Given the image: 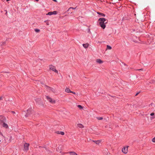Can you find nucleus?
I'll return each mask as SVG.
<instances>
[{
	"mask_svg": "<svg viewBox=\"0 0 155 155\" xmlns=\"http://www.w3.org/2000/svg\"><path fill=\"white\" fill-rule=\"evenodd\" d=\"M100 21L99 24L100 26L103 29H104L105 28V24L107 23V21H106V20L105 18H101L98 20Z\"/></svg>",
	"mask_w": 155,
	"mask_h": 155,
	"instance_id": "f257e3e1",
	"label": "nucleus"
},
{
	"mask_svg": "<svg viewBox=\"0 0 155 155\" xmlns=\"http://www.w3.org/2000/svg\"><path fill=\"white\" fill-rule=\"evenodd\" d=\"M49 68L50 70H52L53 71H54L56 73H58V71L56 69L55 67L52 66H50Z\"/></svg>",
	"mask_w": 155,
	"mask_h": 155,
	"instance_id": "f03ea898",
	"label": "nucleus"
},
{
	"mask_svg": "<svg viewBox=\"0 0 155 155\" xmlns=\"http://www.w3.org/2000/svg\"><path fill=\"white\" fill-rule=\"evenodd\" d=\"M149 107L150 109L152 110H155V104L153 103H151Z\"/></svg>",
	"mask_w": 155,
	"mask_h": 155,
	"instance_id": "7ed1b4c3",
	"label": "nucleus"
},
{
	"mask_svg": "<svg viewBox=\"0 0 155 155\" xmlns=\"http://www.w3.org/2000/svg\"><path fill=\"white\" fill-rule=\"evenodd\" d=\"M57 12L56 11H54L53 12H48L47 14H46V15H56L57 14Z\"/></svg>",
	"mask_w": 155,
	"mask_h": 155,
	"instance_id": "20e7f679",
	"label": "nucleus"
},
{
	"mask_svg": "<svg viewBox=\"0 0 155 155\" xmlns=\"http://www.w3.org/2000/svg\"><path fill=\"white\" fill-rule=\"evenodd\" d=\"M47 99L48 100V101L54 104L55 103V101L54 100H53L51 98L47 96L46 97Z\"/></svg>",
	"mask_w": 155,
	"mask_h": 155,
	"instance_id": "39448f33",
	"label": "nucleus"
},
{
	"mask_svg": "<svg viewBox=\"0 0 155 155\" xmlns=\"http://www.w3.org/2000/svg\"><path fill=\"white\" fill-rule=\"evenodd\" d=\"M29 144L28 143H26L24 145V148L25 150H27L28 149V147Z\"/></svg>",
	"mask_w": 155,
	"mask_h": 155,
	"instance_id": "423d86ee",
	"label": "nucleus"
},
{
	"mask_svg": "<svg viewBox=\"0 0 155 155\" xmlns=\"http://www.w3.org/2000/svg\"><path fill=\"white\" fill-rule=\"evenodd\" d=\"M128 147H124L122 148V151L123 153H127Z\"/></svg>",
	"mask_w": 155,
	"mask_h": 155,
	"instance_id": "0eeeda50",
	"label": "nucleus"
},
{
	"mask_svg": "<svg viewBox=\"0 0 155 155\" xmlns=\"http://www.w3.org/2000/svg\"><path fill=\"white\" fill-rule=\"evenodd\" d=\"M2 126L6 128H8V125L5 124V122H2Z\"/></svg>",
	"mask_w": 155,
	"mask_h": 155,
	"instance_id": "6e6552de",
	"label": "nucleus"
},
{
	"mask_svg": "<svg viewBox=\"0 0 155 155\" xmlns=\"http://www.w3.org/2000/svg\"><path fill=\"white\" fill-rule=\"evenodd\" d=\"M96 62L100 64H101L103 63V61L100 59H97L96 60Z\"/></svg>",
	"mask_w": 155,
	"mask_h": 155,
	"instance_id": "1a4fd4ad",
	"label": "nucleus"
},
{
	"mask_svg": "<svg viewBox=\"0 0 155 155\" xmlns=\"http://www.w3.org/2000/svg\"><path fill=\"white\" fill-rule=\"evenodd\" d=\"M69 153L70 155H77V154L74 152H70L68 153Z\"/></svg>",
	"mask_w": 155,
	"mask_h": 155,
	"instance_id": "9d476101",
	"label": "nucleus"
},
{
	"mask_svg": "<svg viewBox=\"0 0 155 155\" xmlns=\"http://www.w3.org/2000/svg\"><path fill=\"white\" fill-rule=\"evenodd\" d=\"M83 46L84 47V48H87L89 46V44L88 43L83 44Z\"/></svg>",
	"mask_w": 155,
	"mask_h": 155,
	"instance_id": "9b49d317",
	"label": "nucleus"
},
{
	"mask_svg": "<svg viewBox=\"0 0 155 155\" xmlns=\"http://www.w3.org/2000/svg\"><path fill=\"white\" fill-rule=\"evenodd\" d=\"M65 91L68 93H70L71 92V91L70 90V89L68 88L67 87L65 89Z\"/></svg>",
	"mask_w": 155,
	"mask_h": 155,
	"instance_id": "f8f14e48",
	"label": "nucleus"
},
{
	"mask_svg": "<svg viewBox=\"0 0 155 155\" xmlns=\"http://www.w3.org/2000/svg\"><path fill=\"white\" fill-rule=\"evenodd\" d=\"M31 111V109H29L27 110V114L26 115H25L26 117H27L28 115L30 114V112Z\"/></svg>",
	"mask_w": 155,
	"mask_h": 155,
	"instance_id": "ddd939ff",
	"label": "nucleus"
},
{
	"mask_svg": "<svg viewBox=\"0 0 155 155\" xmlns=\"http://www.w3.org/2000/svg\"><path fill=\"white\" fill-rule=\"evenodd\" d=\"M76 8V7L75 8H73V7H71L68 8V9L67 10V11L69 12L70 11V10H71V9H75Z\"/></svg>",
	"mask_w": 155,
	"mask_h": 155,
	"instance_id": "4468645a",
	"label": "nucleus"
},
{
	"mask_svg": "<svg viewBox=\"0 0 155 155\" xmlns=\"http://www.w3.org/2000/svg\"><path fill=\"white\" fill-rule=\"evenodd\" d=\"M78 126L80 128H83L84 127V126L82 124H78Z\"/></svg>",
	"mask_w": 155,
	"mask_h": 155,
	"instance_id": "2eb2a0df",
	"label": "nucleus"
},
{
	"mask_svg": "<svg viewBox=\"0 0 155 155\" xmlns=\"http://www.w3.org/2000/svg\"><path fill=\"white\" fill-rule=\"evenodd\" d=\"M58 134H61V135H64V133L63 132L60 131L58 132Z\"/></svg>",
	"mask_w": 155,
	"mask_h": 155,
	"instance_id": "dca6fc26",
	"label": "nucleus"
},
{
	"mask_svg": "<svg viewBox=\"0 0 155 155\" xmlns=\"http://www.w3.org/2000/svg\"><path fill=\"white\" fill-rule=\"evenodd\" d=\"M93 141L94 142H95V143L96 144H99L100 143V141H99V140H98V141Z\"/></svg>",
	"mask_w": 155,
	"mask_h": 155,
	"instance_id": "f3484780",
	"label": "nucleus"
},
{
	"mask_svg": "<svg viewBox=\"0 0 155 155\" xmlns=\"http://www.w3.org/2000/svg\"><path fill=\"white\" fill-rule=\"evenodd\" d=\"M77 107L81 110H82L83 109V107L81 105H78L77 106Z\"/></svg>",
	"mask_w": 155,
	"mask_h": 155,
	"instance_id": "a211bd4d",
	"label": "nucleus"
},
{
	"mask_svg": "<svg viewBox=\"0 0 155 155\" xmlns=\"http://www.w3.org/2000/svg\"><path fill=\"white\" fill-rule=\"evenodd\" d=\"M107 49H109V50H110L111 49V48H112L111 47L108 45H107Z\"/></svg>",
	"mask_w": 155,
	"mask_h": 155,
	"instance_id": "6ab92c4d",
	"label": "nucleus"
},
{
	"mask_svg": "<svg viewBox=\"0 0 155 155\" xmlns=\"http://www.w3.org/2000/svg\"><path fill=\"white\" fill-rule=\"evenodd\" d=\"M40 30L39 29H35V31L36 32H39L40 31Z\"/></svg>",
	"mask_w": 155,
	"mask_h": 155,
	"instance_id": "aec40b11",
	"label": "nucleus"
},
{
	"mask_svg": "<svg viewBox=\"0 0 155 155\" xmlns=\"http://www.w3.org/2000/svg\"><path fill=\"white\" fill-rule=\"evenodd\" d=\"M98 13L99 14H100V15H101L103 16H105V15L104 14H103V13Z\"/></svg>",
	"mask_w": 155,
	"mask_h": 155,
	"instance_id": "412c9836",
	"label": "nucleus"
},
{
	"mask_svg": "<svg viewBox=\"0 0 155 155\" xmlns=\"http://www.w3.org/2000/svg\"><path fill=\"white\" fill-rule=\"evenodd\" d=\"M97 119L99 120H101L103 119V118L102 117H97Z\"/></svg>",
	"mask_w": 155,
	"mask_h": 155,
	"instance_id": "4be33fe9",
	"label": "nucleus"
},
{
	"mask_svg": "<svg viewBox=\"0 0 155 155\" xmlns=\"http://www.w3.org/2000/svg\"><path fill=\"white\" fill-rule=\"evenodd\" d=\"M45 22H46V24L47 25H49V23L48 21H45Z\"/></svg>",
	"mask_w": 155,
	"mask_h": 155,
	"instance_id": "5701e85b",
	"label": "nucleus"
},
{
	"mask_svg": "<svg viewBox=\"0 0 155 155\" xmlns=\"http://www.w3.org/2000/svg\"><path fill=\"white\" fill-rule=\"evenodd\" d=\"M152 141L153 142H155V137L153 139Z\"/></svg>",
	"mask_w": 155,
	"mask_h": 155,
	"instance_id": "b1692460",
	"label": "nucleus"
},
{
	"mask_svg": "<svg viewBox=\"0 0 155 155\" xmlns=\"http://www.w3.org/2000/svg\"><path fill=\"white\" fill-rule=\"evenodd\" d=\"M154 114V113H152L150 114L151 116H153Z\"/></svg>",
	"mask_w": 155,
	"mask_h": 155,
	"instance_id": "393cba45",
	"label": "nucleus"
},
{
	"mask_svg": "<svg viewBox=\"0 0 155 155\" xmlns=\"http://www.w3.org/2000/svg\"><path fill=\"white\" fill-rule=\"evenodd\" d=\"M3 117L2 116H0V120H1Z\"/></svg>",
	"mask_w": 155,
	"mask_h": 155,
	"instance_id": "a878e982",
	"label": "nucleus"
},
{
	"mask_svg": "<svg viewBox=\"0 0 155 155\" xmlns=\"http://www.w3.org/2000/svg\"><path fill=\"white\" fill-rule=\"evenodd\" d=\"M71 93H73L74 94H76L75 92H74V91H71Z\"/></svg>",
	"mask_w": 155,
	"mask_h": 155,
	"instance_id": "bb28decb",
	"label": "nucleus"
},
{
	"mask_svg": "<svg viewBox=\"0 0 155 155\" xmlns=\"http://www.w3.org/2000/svg\"><path fill=\"white\" fill-rule=\"evenodd\" d=\"M2 97H0V101L2 100Z\"/></svg>",
	"mask_w": 155,
	"mask_h": 155,
	"instance_id": "cd10ccee",
	"label": "nucleus"
},
{
	"mask_svg": "<svg viewBox=\"0 0 155 155\" xmlns=\"http://www.w3.org/2000/svg\"><path fill=\"white\" fill-rule=\"evenodd\" d=\"M139 93H140V92L137 93L135 95V96H137V95H138V94Z\"/></svg>",
	"mask_w": 155,
	"mask_h": 155,
	"instance_id": "c85d7f7f",
	"label": "nucleus"
},
{
	"mask_svg": "<svg viewBox=\"0 0 155 155\" xmlns=\"http://www.w3.org/2000/svg\"><path fill=\"white\" fill-rule=\"evenodd\" d=\"M12 113H13V114H15V111H12Z\"/></svg>",
	"mask_w": 155,
	"mask_h": 155,
	"instance_id": "c756f323",
	"label": "nucleus"
},
{
	"mask_svg": "<svg viewBox=\"0 0 155 155\" xmlns=\"http://www.w3.org/2000/svg\"><path fill=\"white\" fill-rule=\"evenodd\" d=\"M143 69L142 68H141V69H140L137 70H142V71H143Z\"/></svg>",
	"mask_w": 155,
	"mask_h": 155,
	"instance_id": "7c9ffc66",
	"label": "nucleus"
},
{
	"mask_svg": "<svg viewBox=\"0 0 155 155\" xmlns=\"http://www.w3.org/2000/svg\"><path fill=\"white\" fill-rule=\"evenodd\" d=\"M53 1H54L55 2H57V1L56 0H53Z\"/></svg>",
	"mask_w": 155,
	"mask_h": 155,
	"instance_id": "2f4dec72",
	"label": "nucleus"
},
{
	"mask_svg": "<svg viewBox=\"0 0 155 155\" xmlns=\"http://www.w3.org/2000/svg\"><path fill=\"white\" fill-rule=\"evenodd\" d=\"M0 134H1L2 136H3V134H2V133H1Z\"/></svg>",
	"mask_w": 155,
	"mask_h": 155,
	"instance_id": "473e14b6",
	"label": "nucleus"
},
{
	"mask_svg": "<svg viewBox=\"0 0 155 155\" xmlns=\"http://www.w3.org/2000/svg\"><path fill=\"white\" fill-rule=\"evenodd\" d=\"M36 1L38 2V0H35Z\"/></svg>",
	"mask_w": 155,
	"mask_h": 155,
	"instance_id": "72a5a7b5",
	"label": "nucleus"
},
{
	"mask_svg": "<svg viewBox=\"0 0 155 155\" xmlns=\"http://www.w3.org/2000/svg\"><path fill=\"white\" fill-rule=\"evenodd\" d=\"M71 10H70V11H69L71 12Z\"/></svg>",
	"mask_w": 155,
	"mask_h": 155,
	"instance_id": "f704fd0d",
	"label": "nucleus"
},
{
	"mask_svg": "<svg viewBox=\"0 0 155 155\" xmlns=\"http://www.w3.org/2000/svg\"><path fill=\"white\" fill-rule=\"evenodd\" d=\"M39 147V148H41V147L40 146V147Z\"/></svg>",
	"mask_w": 155,
	"mask_h": 155,
	"instance_id": "c9c22d12",
	"label": "nucleus"
},
{
	"mask_svg": "<svg viewBox=\"0 0 155 155\" xmlns=\"http://www.w3.org/2000/svg\"><path fill=\"white\" fill-rule=\"evenodd\" d=\"M1 141V140H0V142Z\"/></svg>",
	"mask_w": 155,
	"mask_h": 155,
	"instance_id": "e433bc0d",
	"label": "nucleus"
}]
</instances>
